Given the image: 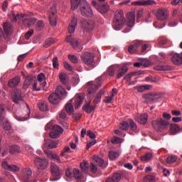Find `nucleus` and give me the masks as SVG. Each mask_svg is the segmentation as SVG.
I'll return each mask as SVG.
<instances>
[{"mask_svg": "<svg viewBox=\"0 0 182 182\" xmlns=\"http://www.w3.org/2000/svg\"><path fill=\"white\" fill-rule=\"evenodd\" d=\"M33 163L38 170H45L48 165V161L46 159H41L38 156L34 158Z\"/></svg>", "mask_w": 182, "mask_h": 182, "instance_id": "6e6552de", "label": "nucleus"}, {"mask_svg": "<svg viewBox=\"0 0 182 182\" xmlns=\"http://www.w3.org/2000/svg\"><path fill=\"white\" fill-rule=\"evenodd\" d=\"M65 111L68 114H71L74 112L73 106V100H70L65 105Z\"/></svg>", "mask_w": 182, "mask_h": 182, "instance_id": "e433bc0d", "label": "nucleus"}, {"mask_svg": "<svg viewBox=\"0 0 182 182\" xmlns=\"http://www.w3.org/2000/svg\"><path fill=\"white\" fill-rule=\"evenodd\" d=\"M120 141L121 139L117 136H114L112 139H111V143H112V144H119Z\"/></svg>", "mask_w": 182, "mask_h": 182, "instance_id": "0e129e2a", "label": "nucleus"}, {"mask_svg": "<svg viewBox=\"0 0 182 182\" xmlns=\"http://www.w3.org/2000/svg\"><path fill=\"white\" fill-rule=\"evenodd\" d=\"M122 179V175L119 173H115L112 176L107 178L105 182H119Z\"/></svg>", "mask_w": 182, "mask_h": 182, "instance_id": "393cba45", "label": "nucleus"}, {"mask_svg": "<svg viewBox=\"0 0 182 182\" xmlns=\"http://www.w3.org/2000/svg\"><path fill=\"white\" fill-rule=\"evenodd\" d=\"M127 28H124V33H129L131 31L130 28H132L134 26L135 23V13L133 11L128 12L127 14Z\"/></svg>", "mask_w": 182, "mask_h": 182, "instance_id": "0eeeda50", "label": "nucleus"}, {"mask_svg": "<svg viewBox=\"0 0 182 182\" xmlns=\"http://www.w3.org/2000/svg\"><path fill=\"white\" fill-rule=\"evenodd\" d=\"M141 74V71L133 72L130 74H128V75H125L123 77V80H126V84H127L128 82L131 80V78H132V75H139Z\"/></svg>", "mask_w": 182, "mask_h": 182, "instance_id": "ea45409f", "label": "nucleus"}, {"mask_svg": "<svg viewBox=\"0 0 182 182\" xmlns=\"http://www.w3.org/2000/svg\"><path fill=\"white\" fill-rule=\"evenodd\" d=\"M90 168L92 173H95L97 171V168L96 166V164H94V162L91 163Z\"/></svg>", "mask_w": 182, "mask_h": 182, "instance_id": "e2e57ef3", "label": "nucleus"}, {"mask_svg": "<svg viewBox=\"0 0 182 182\" xmlns=\"http://www.w3.org/2000/svg\"><path fill=\"white\" fill-rule=\"evenodd\" d=\"M1 166L4 170L11 171V172H17L19 171V167L16 165H10L8 164L6 161H4L1 163Z\"/></svg>", "mask_w": 182, "mask_h": 182, "instance_id": "2eb2a0df", "label": "nucleus"}, {"mask_svg": "<svg viewBox=\"0 0 182 182\" xmlns=\"http://www.w3.org/2000/svg\"><path fill=\"white\" fill-rule=\"evenodd\" d=\"M75 105V108L77 109L83 102L84 97L82 95L78 94L76 95V97L74 98Z\"/></svg>", "mask_w": 182, "mask_h": 182, "instance_id": "c756f323", "label": "nucleus"}, {"mask_svg": "<svg viewBox=\"0 0 182 182\" xmlns=\"http://www.w3.org/2000/svg\"><path fill=\"white\" fill-rule=\"evenodd\" d=\"M56 6L53 4V7L50 10L49 21L52 26H55L57 25L56 22Z\"/></svg>", "mask_w": 182, "mask_h": 182, "instance_id": "ddd939ff", "label": "nucleus"}, {"mask_svg": "<svg viewBox=\"0 0 182 182\" xmlns=\"http://www.w3.org/2000/svg\"><path fill=\"white\" fill-rule=\"evenodd\" d=\"M32 177V171L29 167L23 168L21 170V174L20 176V180L22 182H37L36 180L31 181Z\"/></svg>", "mask_w": 182, "mask_h": 182, "instance_id": "20e7f679", "label": "nucleus"}, {"mask_svg": "<svg viewBox=\"0 0 182 182\" xmlns=\"http://www.w3.org/2000/svg\"><path fill=\"white\" fill-rule=\"evenodd\" d=\"M74 177L77 181V182H85V178L82 173L77 168L73 170Z\"/></svg>", "mask_w": 182, "mask_h": 182, "instance_id": "412c9836", "label": "nucleus"}, {"mask_svg": "<svg viewBox=\"0 0 182 182\" xmlns=\"http://www.w3.org/2000/svg\"><path fill=\"white\" fill-rule=\"evenodd\" d=\"M20 151H21V149L16 145H13L11 146H10V148H9V153L11 154H19Z\"/></svg>", "mask_w": 182, "mask_h": 182, "instance_id": "a18cd8bd", "label": "nucleus"}, {"mask_svg": "<svg viewBox=\"0 0 182 182\" xmlns=\"http://www.w3.org/2000/svg\"><path fill=\"white\" fill-rule=\"evenodd\" d=\"M36 22V18L34 17H26L23 19V24L27 27L34 25Z\"/></svg>", "mask_w": 182, "mask_h": 182, "instance_id": "b1692460", "label": "nucleus"}, {"mask_svg": "<svg viewBox=\"0 0 182 182\" xmlns=\"http://www.w3.org/2000/svg\"><path fill=\"white\" fill-rule=\"evenodd\" d=\"M84 1L82 0H71V9L76 10L77 9L79 5L82 6Z\"/></svg>", "mask_w": 182, "mask_h": 182, "instance_id": "7c9ffc66", "label": "nucleus"}, {"mask_svg": "<svg viewBox=\"0 0 182 182\" xmlns=\"http://www.w3.org/2000/svg\"><path fill=\"white\" fill-rule=\"evenodd\" d=\"M95 165L98 166L100 167H103V164L105 163L104 159H102L100 157L96 156L94 159V162Z\"/></svg>", "mask_w": 182, "mask_h": 182, "instance_id": "c03bdc74", "label": "nucleus"}, {"mask_svg": "<svg viewBox=\"0 0 182 182\" xmlns=\"http://www.w3.org/2000/svg\"><path fill=\"white\" fill-rule=\"evenodd\" d=\"M109 9V5L108 4H104L98 7V11L101 14H106Z\"/></svg>", "mask_w": 182, "mask_h": 182, "instance_id": "4c0bfd02", "label": "nucleus"}, {"mask_svg": "<svg viewBox=\"0 0 182 182\" xmlns=\"http://www.w3.org/2000/svg\"><path fill=\"white\" fill-rule=\"evenodd\" d=\"M6 105L4 104H0V120H3L6 117Z\"/></svg>", "mask_w": 182, "mask_h": 182, "instance_id": "f704fd0d", "label": "nucleus"}, {"mask_svg": "<svg viewBox=\"0 0 182 182\" xmlns=\"http://www.w3.org/2000/svg\"><path fill=\"white\" fill-rule=\"evenodd\" d=\"M61 98L58 95L56 92L51 94L48 97L49 102L54 105L58 104Z\"/></svg>", "mask_w": 182, "mask_h": 182, "instance_id": "bb28decb", "label": "nucleus"}, {"mask_svg": "<svg viewBox=\"0 0 182 182\" xmlns=\"http://www.w3.org/2000/svg\"><path fill=\"white\" fill-rule=\"evenodd\" d=\"M129 127V124L127 122H122L119 124V129H121V130H127Z\"/></svg>", "mask_w": 182, "mask_h": 182, "instance_id": "5fc2aeb1", "label": "nucleus"}, {"mask_svg": "<svg viewBox=\"0 0 182 182\" xmlns=\"http://www.w3.org/2000/svg\"><path fill=\"white\" fill-rule=\"evenodd\" d=\"M4 32L6 35H9L11 33V31H12V24L9 22H4L3 24Z\"/></svg>", "mask_w": 182, "mask_h": 182, "instance_id": "c9c22d12", "label": "nucleus"}, {"mask_svg": "<svg viewBox=\"0 0 182 182\" xmlns=\"http://www.w3.org/2000/svg\"><path fill=\"white\" fill-rule=\"evenodd\" d=\"M151 124L154 129H167L168 126H169V122L160 118L156 121H152Z\"/></svg>", "mask_w": 182, "mask_h": 182, "instance_id": "1a4fd4ad", "label": "nucleus"}, {"mask_svg": "<svg viewBox=\"0 0 182 182\" xmlns=\"http://www.w3.org/2000/svg\"><path fill=\"white\" fill-rule=\"evenodd\" d=\"M81 23L85 32H90L94 30L95 26V22L93 20H82Z\"/></svg>", "mask_w": 182, "mask_h": 182, "instance_id": "9b49d317", "label": "nucleus"}, {"mask_svg": "<svg viewBox=\"0 0 182 182\" xmlns=\"http://www.w3.org/2000/svg\"><path fill=\"white\" fill-rule=\"evenodd\" d=\"M81 60L86 65L90 66L91 68H94L93 66L94 55L92 53H84L81 57Z\"/></svg>", "mask_w": 182, "mask_h": 182, "instance_id": "9d476101", "label": "nucleus"}, {"mask_svg": "<svg viewBox=\"0 0 182 182\" xmlns=\"http://www.w3.org/2000/svg\"><path fill=\"white\" fill-rule=\"evenodd\" d=\"M55 94L58 95L60 98V100L64 99L66 96L68 92L66 90L62 87V86H58L56 90H55Z\"/></svg>", "mask_w": 182, "mask_h": 182, "instance_id": "5701e85b", "label": "nucleus"}, {"mask_svg": "<svg viewBox=\"0 0 182 182\" xmlns=\"http://www.w3.org/2000/svg\"><path fill=\"white\" fill-rule=\"evenodd\" d=\"M58 142L57 140L45 139L44 146L48 149H53L57 147Z\"/></svg>", "mask_w": 182, "mask_h": 182, "instance_id": "6ab92c4d", "label": "nucleus"}, {"mask_svg": "<svg viewBox=\"0 0 182 182\" xmlns=\"http://www.w3.org/2000/svg\"><path fill=\"white\" fill-rule=\"evenodd\" d=\"M53 67L55 69H58V68H59V62H58V59L57 57H55L53 60Z\"/></svg>", "mask_w": 182, "mask_h": 182, "instance_id": "052dcab7", "label": "nucleus"}, {"mask_svg": "<svg viewBox=\"0 0 182 182\" xmlns=\"http://www.w3.org/2000/svg\"><path fill=\"white\" fill-rule=\"evenodd\" d=\"M128 71V68L126 65L117 66V78L122 77Z\"/></svg>", "mask_w": 182, "mask_h": 182, "instance_id": "dca6fc26", "label": "nucleus"}, {"mask_svg": "<svg viewBox=\"0 0 182 182\" xmlns=\"http://www.w3.org/2000/svg\"><path fill=\"white\" fill-rule=\"evenodd\" d=\"M33 80V77L32 76L28 75L25 79L23 88L28 89V87H29V85L32 82Z\"/></svg>", "mask_w": 182, "mask_h": 182, "instance_id": "a19ab883", "label": "nucleus"}, {"mask_svg": "<svg viewBox=\"0 0 182 182\" xmlns=\"http://www.w3.org/2000/svg\"><path fill=\"white\" fill-rule=\"evenodd\" d=\"M50 171L53 177L50 178V181L55 182L58 181L60 178L62 171L60 169L59 166L54 163L50 164Z\"/></svg>", "mask_w": 182, "mask_h": 182, "instance_id": "7ed1b4c3", "label": "nucleus"}, {"mask_svg": "<svg viewBox=\"0 0 182 182\" xmlns=\"http://www.w3.org/2000/svg\"><path fill=\"white\" fill-rule=\"evenodd\" d=\"M44 26V23L43 21L39 20L38 22L36 23V31H41Z\"/></svg>", "mask_w": 182, "mask_h": 182, "instance_id": "6e6d98bb", "label": "nucleus"}, {"mask_svg": "<svg viewBox=\"0 0 182 182\" xmlns=\"http://www.w3.org/2000/svg\"><path fill=\"white\" fill-rule=\"evenodd\" d=\"M65 41L69 43L73 48H77L80 43V41H79V40H77V38H73L71 34L67 36V38H65Z\"/></svg>", "mask_w": 182, "mask_h": 182, "instance_id": "aec40b11", "label": "nucleus"}, {"mask_svg": "<svg viewBox=\"0 0 182 182\" xmlns=\"http://www.w3.org/2000/svg\"><path fill=\"white\" fill-rule=\"evenodd\" d=\"M171 61L175 65H182V56L176 53L172 56Z\"/></svg>", "mask_w": 182, "mask_h": 182, "instance_id": "c85d7f7f", "label": "nucleus"}, {"mask_svg": "<svg viewBox=\"0 0 182 182\" xmlns=\"http://www.w3.org/2000/svg\"><path fill=\"white\" fill-rule=\"evenodd\" d=\"M179 132H182V128L179 127L177 124H171L170 125V133L172 136L178 134Z\"/></svg>", "mask_w": 182, "mask_h": 182, "instance_id": "4be33fe9", "label": "nucleus"}, {"mask_svg": "<svg viewBox=\"0 0 182 182\" xmlns=\"http://www.w3.org/2000/svg\"><path fill=\"white\" fill-rule=\"evenodd\" d=\"M80 168L83 173H87L89 171V164L87 162H82L80 164Z\"/></svg>", "mask_w": 182, "mask_h": 182, "instance_id": "09e8293b", "label": "nucleus"}, {"mask_svg": "<svg viewBox=\"0 0 182 182\" xmlns=\"http://www.w3.org/2000/svg\"><path fill=\"white\" fill-rule=\"evenodd\" d=\"M38 108L41 110V111H46L48 109H47V105L46 103L44 102H40L38 104Z\"/></svg>", "mask_w": 182, "mask_h": 182, "instance_id": "bf43d9fd", "label": "nucleus"}, {"mask_svg": "<svg viewBox=\"0 0 182 182\" xmlns=\"http://www.w3.org/2000/svg\"><path fill=\"white\" fill-rule=\"evenodd\" d=\"M108 157H109V160L115 161L119 157V154L114 151H109L108 152Z\"/></svg>", "mask_w": 182, "mask_h": 182, "instance_id": "58836bf2", "label": "nucleus"}, {"mask_svg": "<svg viewBox=\"0 0 182 182\" xmlns=\"http://www.w3.org/2000/svg\"><path fill=\"white\" fill-rule=\"evenodd\" d=\"M45 153L46 154V155L48 157V159H54L58 163H60L61 162L60 159L59 158V156L57 154H53L52 152H50L49 151H45Z\"/></svg>", "mask_w": 182, "mask_h": 182, "instance_id": "2f4dec72", "label": "nucleus"}, {"mask_svg": "<svg viewBox=\"0 0 182 182\" xmlns=\"http://www.w3.org/2000/svg\"><path fill=\"white\" fill-rule=\"evenodd\" d=\"M105 90L104 89H102L99 93L97 95V96L95 97V98L93 100V103H94V105L93 106H91V102H92V100H90L89 102H87L84 106L82 107V109L87 114H90L92 111H94L96 108V105L100 102L101 101V98H102V96L105 95Z\"/></svg>", "mask_w": 182, "mask_h": 182, "instance_id": "f257e3e1", "label": "nucleus"}, {"mask_svg": "<svg viewBox=\"0 0 182 182\" xmlns=\"http://www.w3.org/2000/svg\"><path fill=\"white\" fill-rule=\"evenodd\" d=\"M137 49L133 45H131L128 47V52L129 53H135Z\"/></svg>", "mask_w": 182, "mask_h": 182, "instance_id": "69168bd1", "label": "nucleus"}, {"mask_svg": "<svg viewBox=\"0 0 182 182\" xmlns=\"http://www.w3.org/2000/svg\"><path fill=\"white\" fill-rule=\"evenodd\" d=\"M0 124L4 130L6 131V134L7 136H11L12 133V127H11V123L8 121L6 117H4L3 119L0 120Z\"/></svg>", "mask_w": 182, "mask_h": 182, "instance_id": "f8f14e48", "label": "nucleus"}, {"mask_svg": "<svg viewBox=\"0 0 182 182\" xmlns=\"http://www.w3.org/2000/svg\"><path fill=\"white\" fill-rule=\"evenodd\" d=\"M117 70V65H112L108 68V75L112 77Z\"/></svg>", "mask_w": 182, "mask_h": 182, "instance_id": "49530a36", "label": "nucleus"}, {"mask_svg": "<svg viewBox=\"0 0 182 182\" xmlns=\"http://www.w3.org/2000/svg\"><path fill=\"white\" fill-rule=\"evenodd\" d=\"M154 70L158 71H169L171 70V67L167 65H158L154 67Z\"/></svg>", "mask_w": 182, "mask_h": 182, "instance_id": "37998d69", "label": "nucleus"}, {"mask_svg": "<svg viewBox=\"0 0 182 182\" xmlns=\"http://www.w3.org/2000/svg\"><path fill=\"white\" fill-rule=\"evenodd\" d=\"M125 18L123 10L119 9L115 11V16H114V21L112 22V28H114L115 31H120L123 28Z\"/></svg>", "mask_w": 182, "mask_h": 182, "instance_id": "f03ea898", "label": "nucleus"}, {"mask_svg": "<svg viewBox=\"0 0 182 182\" xmlns=\"http://www.w3.org/2000/svg\"><path fill=\"white\" fill-rule=\"evenodd\" d=\"M55 43L53 38H48L47 40H46L45 43H44V47L45 48H48L49 47L50 45L53 44Z\"/></svg>", "mask_w": 182, "mask_h": 182, "instance_id": "13d9d810", "label": "nucleus"}, {"mask_svg": "<svg viewBox=\"0 0 182 182\" xmlns=\"http://www.w3.org/2000/svg\"><path fill=\"white\" fill-rule=\"evenodd\" d=\"M27 106V109L28 110V114L26 115V117H21V116H18L16 115V113H15V118L18 121V122H26V120H28L29 119V114L31 113V111L29 109V106H28V105H26Z\"/></svg>", "mask_w": 182, "mask_h": 182, "instance_id": "72a5a7b5", "label": "nucleus"}, {"mask_svg": "<svg viewBox=\"0 0 182 182\" xmlns=\"http://www.w3.org/2000/svg\"><path fill=\"white\" fill-rule=\"evenodd\" d=\"M25 18V15L23 14H15L14 13H13V21H18V19L19 20H22L23 21V19Z\"/></svg>", "mask_w": 182, "mask_h": 182, "instance_id": "de8ad7c7", "label": "nucleus"}, {"mask_svg": "<svg viewBox=\"0 0 182 182\" xmlns=\"http://www.w3.org/2000/svg\"><path fill=\"white\" fill-rule=\"evenodd\" d=\"M53 131L50 132V137L51 139H57V137L59 136L60 134H61V133H63V129L61 127L58 126V125H53Z\"/></svg>", "mask_w": 182, "mask_h": 182, "instance_id": "4468645a", "label": "nucleus"}, {"mask_svg": "<svg viewBox=\"0 0 182 182\" xmlns=\"http://www.w3.org/2000/svg\"><path fill=\"white\" fill-rule=\"evenodd\" d=\"M11 97L13 102L16 104H18L20 101H22V96H21V90L14 89Z\"/></svg>", "mask_w": 182, "mask_h": 182, "instance_id": "a211bd4d", "label": "nucleus"}, {"mask_svg": "<svg viewBox=\"0 0 182 182\" xmlns=\"http://www.w3.org/2000/svg\"><path fill=\"white\" fill-rule=\"evenodd\" d=\"M37 84H38V82L37 81H35L34 83L33 84V91H40L41 89V87L38 86H37Z\"/></svg>", "mask_w": 182, "mask_h": 182, "instance_id": "338daca9", "label": "nucleus"}, {"mask_svg": "<svg viewBox=\"0 0 182 182\" xmlns=\"http://www.w3.org/2000/svg\"><path fill=\"white\" fill-rule=\"evenodd\" d=\"M128 123L131 130H132V132H136L137 126L132 119H128Z\"/></svg>", "mask_w": 182, "mask_h": 182, "instance_id": "8fccbe9b", "label": "nucleus"}, {"mask_svg": "<svg viewBox=\"0 0 182 182\" xmlns=\"http://www.w3.org/2000/svg\"><path fill=\"white\" fill-rule=\"evenodd\" d=\"M77 24V18L76 17H73L68 26L69 33H73L75 32Z\"/></svg>", "mask_w": 182, "mask_h": 182, "instance_id": "a878e982", "label": "nucleus"}, {"mask_svg": "<svg viewBox=\"0 0 182 182\" xmlns=\"http://www.w3.org/2000/svg\"><path fill=\"white\" fill-rule=\"evenodd\" d=\"M99 88V87L95 85L92 84V82L88 83V95L94 94L97 90Z\"/></svg>", "mask_w": 182, "mask_h": 182, "instance_id": "473e14b6", "label": "nucleus"}, {"mask_svg": "<svg viewBox=\"0 0 182 182\" xmlns=\"http://www.w3.org/2000/svg\"><path fill=\"white\" fill-rule=\"evenodd\" d=\"M60 80L63 85H66L68 82V75L65 73H60Z\"/></svg>", "mask_w": 182, "mask_h": 182, "instance_id": "603ef678", "label": "nucleus"}, {"mask_svg": "<svg viewBox=\"0 0 182 182\" xmlns=\"http://www.w3.org/2000/svg\"><path fill=\"white\" fill-rule=\"evenodd\" d=\"M156 18L160 21H164L168 18V11L164 9H159L156 11Z\"/></svg>", "mask_w": 182, "mask_h": 182, "instance_id": "f3484780", "label": "nucleus"}, {"mask_svg": "<svg viewBox=\"0 0 182 182\" xmlns=\"http://www.w3.org/2000/svg\"><path fill=\"white\" fill-rule=\"evenodd\" d=\"M155 177L152 175H147L144 178V182H155Z\"/></svg>", "mask_w": 182, "mask_h": 182, "instance_id": "864d4df0", "label": "nucleus"}, {"mask_svg": "<svg viewBox=\"0 0 182 182\" xmlns=\"http://www.w3.org/2000/svg\"><path fill=\"white\" fill-rule=\"evenodd\" d=\"M68 58L69 60L73 63H77L78 60L77 58V57L74 55H68Z\"/></svg>", "mask_w": 182, "mask_h": 182, "instance_id": "680f3d73", "label": "nucleus"}, {"mask_svg": "<svg viewBox=\"0 0 182 182\" xmlns=\"http://www.w3.org/2000/svg\"><path fill=\"white\" fill-rule=\"evenodd\" d=\"M19 77H14L11 80L9 81V86L11 87H15L16 86L19 85Z\"/></svg>", "mask_w": 182, "mask_h": 182, "instance_id": "79ce46f5", "label": "nucleus"}, {"mask_svg": "<svg viewBox=\"0 0 182 182\" xmlns=\"http://www.w3.org/2000/svg\"><path fill=\"white\" fill-rule=\"evenodd\" d=\"M63 65H64V68H65L67 70H68V71H71V70H73L72 66H71L70 64H68L67 62H64V63H63Z\"/></svg>", "mask_w": 182, "mask_h": 182, "instance_id": "774afa93", "label": "nucleus"}, {"mask_svg": "<svg viewBox=\"0 0 182 182\" xmlns=\"http://www.w3.org/2000/svg\"><path fill=\"white\" fill-rule=\"evenodd\" d=\"M152 154L151 153H146L144 156H141L140 157V159L141 161H149L151 159Z\"/></svg>", "mask_w": 182, "mask_h": 182, "instance_id": "3c124183", "label": "nucleus"}, {"mask_svg": "<svg viewBox=\"0 0 182 182\" xmlns=\"http://www.w3.org/2000/svg\"><path fill=\"white\" fill-rule=\"evenodd\" d=\"M148 117L149 115L147 113H144L136 117V122H138V123H140V124H146V123H147Z\"/></svg>", "mask_w": 182, "mask_h": 182, "instance_id": "cd10ccee", "label": "nucleus"}, {"mask_svg": "<svg viewBox=\"0 0 182 182\" xmlns=\"http://www.w3.org/2000/svg\"><path fill=\"white\" fill-rule=\"evenodd\" d=\"M142 98L146 100V103H154L161 100V95L160 93L144 94Z\"/></svg>", "mask_w": 182, "mask_h": 182, "instance_id": "423d86ee", "label": "nucleus"}, {"mask_svg": "<svg viewBox=\"0 0 182 182\" xmlns=\"http://www.w3.org/2000/svg\"><path fill=\"white\" fill-rule=\"evenodd\" d=\"M82 1L84 2L83 5H81V6L80 7L81 14L83 16H87L90 18L92 17L93 11L92 10L90 4L86 0H82Z\"/></svg>", "mask_w": 182, "mask_h": 182, "instance_id": "39448f33", "label": "nucleus"}, {"mask_svg": "<svg viewBox=\"0 0 182 182\" xmlns=\"http://www.w3.org/2000/svg\"><path fill=\"white\" fill-rule=\"evenodd\" d=\"M177 160V158L176 156H171L167 157L166 159V163L167 164H173L174 162H176Z\"/></svg>", "mask_w": 182, "mask_h": 182, "instance_id": "4d7b16f0", "label": "nucleus"}]
</instances>
